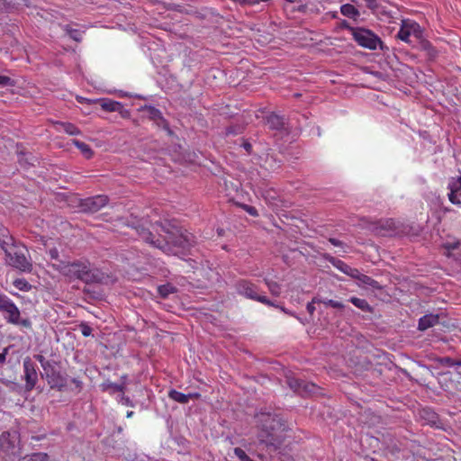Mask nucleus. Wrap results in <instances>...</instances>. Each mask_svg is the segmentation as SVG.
Returning a JSON list of instances; mask_svg holds the SVG:
<instances>
[{"instance_id": "obj_1", "label": "nucleus", "mask_w": 461, "mask_h": 461, "mask_svg": "<svg viewBox=\"0 0 461 461\" xmlns=\"http://www.w3.org/2000/svg\"><path fill=\"white\" fill-rule=\"evenodd\" d=\"M132 228L141 240L166 255L179 256L188 250L193 244L191 233L167 221L152 223L142 220Z\"/></svg>"}, {"instance_id": "obj_2", "label": "nucleus", "mask_w": 461, "mask_h": 461, "mask_svg": "<svg viewBox=\"0 0 461 461\" xmlns=\"http://www.w3.org/2000/svg\"><path fill=\"white\" fill-rule=\"evenodd\" d=\"M56 269L69 281L80 280L86 284L102 281V274L98 269L93 267L87 259L73 262L60 261Z\"/></svg>"}, {"instance_id": "obj_3", "label": "nucleus", "mask_w": 461, "mask_h": 461, "mask_svg": "<svg viewBox=\"0 0 461 461\" xmlns=\"http://www.w3.org/2000/svg\"><path fill=\"white\" fill-rule=\"evenodd\" d=\"M257 422L260 428L258 435L259 440L266 444H276V432L283 429L284 424L275 414L269 412H261L257 415Z\"/></svg>"}, {"instance_id": "obj_4", "label": "nucleus", "mask_w": 461, "mask_h": 461, "mask_svg": "<svg viewBox=\"0 0 461 461\" xmlns=\"http://www.w3.org/2000/svg\"><path fill=\"white\" fill-rule=\"evenodd\" d=\"M0 312L5 320L14 325H21L25 328L31 327L28 319L21 320V312L16 304L4 293L0 291Z\"/></svg>"}, {"instance_id": "obj_5", "label": "nucleus", "mask_w": 461, "mask_h": 461, "mask_svg": "<svg viewBox=\"0 0 461 461\" xmlns=\"http://www.w3.org/2000/svg\"><path fill=\"white\" fill-rule=\"evenodd\" d=\"M347 30L351 33L353 40L359 46L371 50H375L378 47L383 49V41L371 30L353 26H348Z\"/></svg>"}, {"instance_id": "obj_6", "label": "nucleus", "mask_w": 461, "mask_h": 461, "mask_svg": "<svg viewBox=\"0 0 461 461\" xmlns=\"http://www.w3.org/2000/svg\"><path fill=\"white\" fill-rule=\"evenodd\" d=\"M21 452V439L18 431H4L0 435V454L13 459Z\"/></svg>"}, {"instance_id": "obj_7", "label": "nucleus", "mask_w": 461, "mask_h": 461, "mask_svg": "<svg viewBox=\"0 0 461 461\" xmlns=\"http://www.w3.org/2000/svg\"><path fill=\"white\" fill-rule=\"evenodd\" d=\"M235 288L237 293L248 299L259 302L267 306L277 307L267 296L258 294L259 288L257 285L247 279H240L236 282Z\"/></svg>"}, {"instance_id": "obj_8", "label": "nucleus", "mask_w": 461, "mask_h": 461, "mask_svg": "<svg viewBox=\"0 0 461 461\" xmlns=\"http://www.w3.org/2000/svg\"><path fill=\"white\" fill-rule=\"evenodd\" d=\"M7 257V262L10 266L19 269L22 272H31L32 265L27 258L25 252L21 249H14L10 251H5Z\"/></svg>"}, {"instance_id": "obj_9", "label": "nucleus", "mask_w": 461, "mask_h": 461, "mask_svg": "<svg viewBox=\"0 0 461 461\" xmlns=\"http://www.w3.org/2000/svg\"><path fill=\"white\" fill-rule=\"evenodd\" d=\"M422 35L420 26L414 21L406 19L402 21L401 28L397 33V37L404 41L410 42V38L413 36L415 39H420Z\"/></svg>"}, {"instance_id": "obj_10", "label": "nucleus", "mask_w": 461, "mask_h": 461, "mask_svg": "<svg viewBox=\"0 0 461 461\" xmlns=\"http://www.w3.org/2000/svg\"><path fill=\"white\" fill-rule=\"evenodd\" d=\"M286 382L288 386L294 392L302 396H308L314 394L318 392L319 387L313 384L305 382L302 379L293 377V376H287Z\"/></svg>"}, {"instance_id": "obj_11", "label": "nucleus", "mask_w": 461, "mask_h": 461, "mask_svg": "<svg viewBox=\"0 0 461 461\" xmlns=\"http://www.w3.org/2000/svg\"><path fill=\"white\" fill-rule=\"evenodd\" d=\"M46 380L51 388L62 389L66 385V379L60 372L50 362L41 363Z\"/></svg>"}, {"instance_id": "obj_12", "label": "nucleus", "mask_w": 461, "mask_h": 461, "mask_svg": "<svg viewBox=\"0 0 461 461\" xmlns=\"http://www.w3.org/2000/svg\"><path fill=\"white\" fill-rule=\"evenodd\" d=\"M109 202L108 196L98 194L95 196L86 198L82 201L83 210L88 212H96L104 207Z\"/></svg>"}, {"instance_id": "obj_13", "label": "nucleus", "mask_w": 461, "mask_h": 461, "mask_svg": "<svg viewBox=\"0 0 461 461\" xmlns=\"http://www.w3.org/2000/svg\"><path fill=\"white\" fill-rule=\"evenodd\" d=\"M449 193L448 200L451 203L461 206V175L457 177H451L447 184Z\"/></svg>"}, {"instance_id": "obj_14", "label": "nucleus", "mask_w": 461, "mask_h": 461, "mask_svg": "<svg viewBox=\"0 0 461 461\" xmlns=\"http://www.w3.org/2000/svg\"><path fill=\"white\" fill-rule=\"evenodd\" d=\"M143 111L147 113V116L149 120L155 122L158 127H162L163 129L168 131L170 132V129L167 122L163 117L162 113L154 106H145Z\"/></svg>"}, {"instance_id": "obj_15", "label": "nucleus", "mask_w": 461, "mask_h": 461, "mask_svg": "<svg viewBox=\"0 0 461 461\" xmlns=\"http://www.w3.org/2000/svg\"><path fill=\"white\" fill-rule=\"evenodd\" d=\"M24 375L26 381V389L31 391L36 384L38 380L37 372L32 364L24 362Z\"/></svg>"}, {"instance_id": "obj_16", "label": "nucleus", "mask_w": 461, "mask_h": 461, "mask_svg": "<svg viewBox=\"0 0 461 461\" xmlns=\"http://www.w3.org/2000/svg\"><path fill=\"white\" fill-rule=\"evenodd\" d=\"M326 258L334 267H336L337 269H339V271H341L342 273L348 275V276H350L352 278H353L354 275H357V268L351 267L350 266H348L347 263H345L344 261H342L340 259H338L331 256L326 257Z\"/></svg>"}, {"instance_id": "obj_17", "label": "nucleus", "mask_w": 461, "mask_h": 461, "mask_svg": "<svg viewBox=\"0 0 461 461\" xmlns=\"http://www.w3.org/2000/svg\"><path fill=\"white\" fill-rule=\"evenodd\" d=\"M55 129L59 131H63L68 135L77 136L81 134V131L73 123L68 122H56Z\"/></svg>"}, {"instance_id": "obj_18", "label": "nucleus", "mask_w": 461, "mask_h": 461, "mask_svg": "<svg viewBox=\"0 0 461 461\" xmlns=\"http://www.w3.org/2000/svg\"><path fill=\"white\" fill-rule=\"evenodd\" d=\"M438 321H439L438 315H435V314L424 315L419 320V325H418L419 330H425L430 327H433L438 323Z\"/></svg>"}, {"instance_id": "obj_19", "label": "nucleus", "mask_w": 461, "mask_h": 461, "mask_svg": "<svg viewBox=\"0 0 461 461\" xmlns=\"http://www.w3.org/2000/svg\"><path fill=\"white\" fill-rule=\"evenodd\" d=\"M30 0H0V11H10L19 5L28 6Z\"/></svg>"}, {"instance_id": "obj_20", "label": "nucleus", "mask_w": 461, "mask_h": 461, "mask_svg": "<svg viewBox=\"0 0 461 461\" xmlns=\"http://www.w3.org/2000/svg\"><path fill=\"white\" fill-rule=\"evenodd\" d=\"M353 278L358 280L364 285H367L375 289L381 288V285L376 280L366 275L361 274L358 269L357 275H354Z\"/></svg>"}, {"instance_id": "obj_21", "label": "nucleus", "mask_w": 461, "mask_h": 461, "mask_svg": "<svg viewBox=\"0 0 461 461\" xmlns=\"http://www.w3.org/2000/svg\"><path fill=\"white\" fill-rule=\"evenodd\" d=\"M101 107L104 111L106 112H119L122 113L123 105L122 103L112 100H103L101 103Z\"/></svg>"}, {"instance_id": "obj_22", "label": "nucleus", "mask_w": 461, "mask_h": 461, "mask_svg": "<svg viewBox=\"0 0 461 461\" xmlns=\"http://www.w3.org/2000/svg\"><path fill=\"white\" fill-rule=\"evenodd\" d=\"M267 125L272 130H280L284 126V119L276 113H271L267 118Z\"/></svg>"}, {"instance_id": "obj_23", "label": "nucleus", "mask_w": 461, "mask_h": 461, "mask_svg": "<svg viewBox=\"0 0 461 461\" xmlns=\"http://www.w3.org/2000/svg\"><path fill=\"white\" fill-rule=\"evenodd\" d=\"M13 238L9 233L8 229L0 223V247L6 251V248L12 243Z\"/></svg>"}, {"instance_id": "obj_24", "label": "nucleus", "mask_w": 461, "mask_h": 461, "mask_svg": "<svg viewBox=\"0 0 461 461\" xmlns=\"http://www.w3.org/2000/svg\"><path fill=\"white\" fill-rule=\"evenodd\" d=\"M103 391L108 392L109 393H124L125 385L124 384H115L112 382H105L102 384Z\"/></svg>"}, {"instance_id": "obj_25", "label": "nucleus", "mask_w": 461, "mask_h": 461, "mask_svg": "<svg viewBox=\"0 0 461 461\" xmlns=\"http://www.w3.org/2000/svg\"><path fill=\"white\" fill-rule=\"evenodd\" d=\"M340 13L344 16L353 19H357L360 15L359 11L353 5L350 4L342 5L340 7Z\"/></svg>"}, {"instance_id": "obj_26", "label": "nucleus", "mask_w": 461, "mask_h": 461, "mask_svg": "<svg viewBox=\"0 0 461 461\" xmlns=\"http://www.w3.org/2000/svg\"><path fill=\"white\" fill-rule=\"evenodd\" d=\"M49 456L47 453L43 452H34L31 454H26L22 456L19 461H48Z\"/></svg>"}, {"instance_id": "obj_27", "label": "nucleus", "mask_w": 461, "mask_h": 461, "mask_svg": "<svg viewBox=\"0 0 461 461\" xmlns=\"http://www.w3.org/2000/svg\"><path fill=\"white\" fill-rule=\"evenodd\" d=\"M72 143L81 151L86 158H90L93 157L94 151L86 143L77 140H73Z\"/></svg>"}, {"instance_id": "obj_28", "label": "nucleus", "mask_w": 461, "mask_h": 461, "mask_svg": "<svg viewBox=\"0 0 461 461\" xmlns=\"http://www.w3.org/2000/svg\"><path fill=\"white\" fill-rule=\"evenodd\" d=\"M349 302L351 303H353L356 307H357L358 309H360L364 312H372V311H373L372 307L369 305V303H367V301L366 299L351 297L349 299Z\"/></svg>"}, {"instance_id": "obj_29", "label": "nucleus", "mask_w": 461, "mask_h": 461, "mask_svg": "<svg viewBox=\"0 0 461 461\" xmlns=\"http://www.w3.org/2000/svg\"><path fill=\"white\" fill-rule=\"evenodd\" d=\"M168 397L171 400H173L176 402L182 403V404H185L188 402L187 394H185V393L178 392L175 389H171L168 392Z\"/></svg>"}, {"instance_id": "obj_30", "label": "nucleus", "mask_w": 461, "mask_h": 461, "mask_svg": "<svg viewBox=\"0 0 461 461\" xmlns=\"http://www.w3.org/2000/svg\"><path fill=\"white\" fill-rule=\"evenodd\" d=\"M158 293L162 298H167L169 294L176 293V288L171 284H166L158 287Z\"/></svg>"}, {"instance_id": "obj_31", "label": "nucleus", "mask_w": 461, "mask_h": 461, "mask_svg": "<svg viewBox=\"0 0 461 461\" xmlns=\"http://www.w3.org/2000/svg\"><path fill=\"white\" fill-rule=\"evenodd\" d=\"M264 281H265V284L267 285V286L268 287V290L272 295H274V296L280 295L281 285L278 283L269 280V279H267V278Z\"/></svg>"}, {"instance_id": "obj_32", "label": "nucleus", "mask_w": 461, "mask_h": 461, "mask_svg": "<svg viewBox=\"0 0 461 461\" xmlns=\"http://www.w3.org/2000/svg\"><path fill=\"white\" fill-rule=\"evenodd\" d=\"M13 285L20 291L28 292L32 289V285L25 278H17Z\"/></svg>"}, {"instance_id": "obj_33", "label": "nucleus", "mask_w": 461, "mask_h": 461, "mask_svg": "<svg viewBox=\"0 0 461 461\" xmlns=\"http://www.w3.org/2000/svg\"><path fill=\"white\" fill-rule=\"evenodd\" d=\"M239 206L240 208H242L246 212H248L250 216H253V217L258 216V212L254 206L245 204V203H240Z\"/></svg>"}, {"instance_id": "obj_34", "label": "nucleus", "mask_w": 461, "mask_h": 461, "mask_svg": "<svg viewBox=\"0 0 461 461\" xmlns=\"http://www.w3.org/2000/svg\"><path fill=\"white\" fill-rule=\"evenodd\" d=\"M68 35L76 41L82 40L81 32L77 29H67Z\"/></svg>"}, {"instance_id": "obj_35", "label": "nucleus", "mask_w": 461, "mask_h": 461, "mask_svg": "<svg viewBox=\"0 0 461 461\" xmlns=\"http://www.w3.org/2000/svg\"><path fill=\"white\" fill-rule=\"evenodd\" d=\"M438 362L443 365V366H454L456 365H460L459 362H456L455 361L454 359H452L451 357H441Z\"/></svg>"}, {"instance_id": "obj_36", "label": "nucleus", "mask_w": 461, "mask_h": 461, "mask_svg": "<svg viewBox=\"0 0 461 461\" xmlns=\"http://www.w3.org/2000/svg\"><path fill=\"white\" fill-rule=\"evenodd\" d=\"M80 331L84 337H89L92 335V328L86 323H81L79 325Z\"/></svg>"}, {"instance_id": "obj_37", "label": "nucleus", "mask_w": 461, "mask_h": 461, "mask_svg": "<svg viewBox=\"0 0 461 461\" xmlns=\"http://www.w3.org/2000/svg\"><path fill=\"white\" fill-rule=\"evenodd\" d=\"M323 303H325L326 305L330 306L332 308H335V309H342L344 307V305L341 302L335 301L332 299L324 301Z\"/></svg>"}, {"instance_id": "obj_38", "label": "nucleus", "mask_w": 461, "mask_h": 461, "mask_svg": "<svg viewBox=\"0 0 461 461\" xmlns=\"http://www.w3.org/2000/svg\"><path fill=\"white\" fill-rule=\"evenodd\" d=\"M460 246V241H453V242H445L443 244V248L446 249L447 251H452L454 249H456Z\"/></svg>"}, {"instance_id": "obj_39", "label": "nucleus", "mask_w": 461, "mask_h": 461, "mask_svg": "<svg viewBox=\"0 0 461 461\" xmlns=\"http://www.w3.org/2000/svg\"><path fill=\"white\" fill-rule=\"evenodd\" d=\"M0 86H14V81L11 77L7 76H0Z\"/></svg>"}, {"instance_id": "obj_40", "label": "nucleus", "mask_w": 461, "mask_h": 461, "mask_svg": "<svg viewBox=\"0 0 461 461\" xmlns=\"http://www.w3.org/2000/svg\"><path fill=\"white\" fill-rule=\"evenodd\" d=\"M233 452H234L235 456L237 457H239V459L240 461H243L246 458V456H248L246 452L242 448H240V447H235Z\"/></svg>"}, {"instance_id": "obj_41", "label": "nucleus", "mask_w": 461, "mask_h": 461, "mask_svg": "<svg viewBox=\"0 0 461 461\" xmlns=\"http://www.w3.org/2000/svg\"><path fill=\"white\" fill-rule=\"evenodd\" d=\"M364 1L366 2V6L373 11H375L378 6L376 0H364Z\"/></svg>"}, {"instance_id": "obj_42", "label": "nucleus", "mask_w": 461, "mask_h": 461, "mask_svg": "<svg viewBox=\"0 0 461 461\" xmlns=\"http://www.w3.org/2000/svg\"><path fill=\"white\" fill-rule=\"evenodd\" d=\"M423 412L428 415L429 421L435 422L436 414L433 411L423 410Z\"/></svg>"}, {"instance_id": "obj_43", "label": "nucleus", "mask_w": 461, "mask_h": 461, "mask_svg": "<svg viewBox=\"0 0 461 461\" xmlns=\"http://www.w3.org/2000/svg\"><path fill=\"white\" fill-rule=\"evenodd\" d=\"M329 242L335 247H343V245H344L342 241H340L339 240H337L335 238H330Z\"/></svg>"}, {"instance_id": "obj_44", "label": "nucleus", "mask_w": 461, "mask_h": 461, "mask_svg": "<svg viewBox=\"0 0 461 461\" xmlns=\"http://www.w3.org/2000/svg\"><path fill=\"white\" fill-rule=\"evenodd\" d=\"M200 397H201V394L199 393H187L188 402L190 400H198Z\"/></svg>"}, {"instance_id": "obj_45", "label": "nucleus", "mask_w": 461, "mask_h": 461, "mask_svg": "<svg viewBox=\"0 0 461 461\" xmlns=\"http://www.w3.org/2000/svg\"><path fill=\"white\" fill-rule=\"evenodd\" d=\"M313 303L314 301H312V303H309L306 306L307 308V311L310 314H313L314 311H315V307L313 305Z\"/></svg>"}, {"instance_id": "obj_46", "label": "nucleus", "mask_w": 461, "mask_h": 461, "mask_svg": "<svg viewBox=\"0 0 461 461\" xmlns=\"http://www.w3.org/2000/svg\"><path fill=\"white\" fill-rule=\"evenodd\" d=\"M50 256L51 258L56 259L59 257V252L57 249H52L50 250Z\"/></svg>"}, {"instance_id": "obj_47", "label": "nucleus", "mask_w": 461, "mask_h": 461, "mask_svg": "<svg viewBox=\"0 0 461 461\" xmlns=\"http://www.w3.org/2000/svg\"><path fill=\"white\" fill-rule=\"evenodd\" d=\"M6 349L4 350V352L0 353V363L4 364L6 359Z\"/></svg>"}, {"instance_id": "obj_48", "label": "nucleus", "mask_w": 461, "mask_h": 461, "mask_svg": "<svg viewBox=\"0 0 461 461\" xmlns=\"http://www.w3.org/2000/svg\"><path fill=\"white\" fill-rule=\"evenodd\" d=\"M244 148H245V149H246L248 152H250V149H251V148H252V147H251V144H250V143H249V142H245V143H244Z\"/></svg>"}, {"instance_id": "obj_49", "label": "nucleus", "mask_w": 461, "mask_h": 461, "mask_svg": "<svg viewBox=\"0 0 461 461\" xmlns=\"http://www.w3.org/2000/svg\"><path fill=\"white\" fill-rule=\"evenodd\" d=\"M122 400L126 405L132 406L131 402L130 401V399L128 397H122Z\"/></svg>"}, {"instance_id": "obj_50", "label": "nucleus", "mask_w": 461, "mask_h": 461, "mask_svg": "<svg viewBox=\"0 0 461 461\" xmlns=\"http://www.w3.org/2000/svg\"><path fill=\"white\" fill-rule=\"evenodd\" d=\"M120 113L122 115V117H128L130 115V112L127 110H124L123 108H122V113Z\"/></svg>"}, {"instance_id": "obj_51", "label": "nucleus", "mask_w": 461, "mask_h": 461, "mask_svg": "<svg viewBox=\"0 0 461 461\" xmlns=\"http://www.w3.org/2000/svg\"><path fill=\"white\" fill-rule=\"evenodd\" d=\"M73 383L76 384L77 387L80 388L81 385H82V383L81 381L79 380H77V379H73Z\"/></svg>"}, {"instance_id": "obj_52", "label": "nucleus", "mask_w": 461, "mask_h": 461, "mask_svg": "<svg viewBox=\"0 0 461 461\" xmlns=\"http://www.w3.org/2000/svg\"><path fill=\"white\" fill-rule=\"evenodd\" d=\"M77 100L79 102V103H84L85 101H88L86 98H84V97H81V96H77Z\"/></svg>"}, {"instance_id": "obj_53", "label": "nucleus", "mask_w": 461, "mask_h": 461, "mask_svg": "<svg viewBox=\"0 0 461 461\" xmlns=\"http://www.w3.org/2000/svg\"><path fill=\"white\" fill-rule=\"evenodd\" d=\"M133 415H134V411H129L126 413L127 418H131Z\"/></svg>"}, {"instance_id": "obj_54", "label": "nucleus", "mask_w": 461, "mask_h": 461, "mask_svg": "<svg viewBox=\"0 0 461 461\" xmlns=\"http://www.w3.org/2000/svg\"><path fill=\"white\" fill-rule=\"evenodd\" d=\"M342 26H343V28H345L347 30V27L350 26V25H349V23L348 22L344 21L343 23H342Z\"/></svg>"}, {"instance_id": "obj_55", "label": "nucleus", "mask_w": 461, "mask_h": 461, "mask_svg": "<svg viewBox=\"0 0 461 461\" xmlns=\"http://www.w3.org/2000/svg\"><path fill=\"white\" fill-rule=\"evenodd\" d=\"M243 461H255V460L251 459V458L248 456H246V458H245Z\"/></svg>"}, {"instance_id": "obj_56", "label": "nucleus", "mask_w": 461, "mask_h": 461, "mask_svg": "<svg viewBox=\"0 0 461 461\" xmlns=\"http://www.w3.org/2000/svg\"><path fill=\"white\" fill-rule=\"evenodd\" d=\"M280 309H281L283 312H286V311H285V309L284 307H280Z\"/></svg>"}]
</instances>
